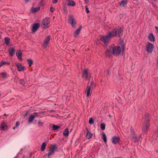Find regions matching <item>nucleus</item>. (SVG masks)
Listing matches in <instances>:
<instances>
[{"mask_svg": "<svg viewBox=\"0 0 158 158\" xmlns=\"http://www.w3.org/2000/svg\"><path fill=\"white\" fill-rule=\"evenodd\" d=\"M22 53L20 50L17 51L16 53V55L20 60L22 59Z\"/></svg>", "mask_w": 158, "mask_h": 158, "instance_id": "nucleus-23", "label": "nucleus"}, {"mask_svg": "<svg viewBox=\"0 0 158 158\" xmlns=\"http://www.w3.org/2000/svg\"><path fill=\"white\" fill-rule=\"evenodd\" d=\"M40 24L39 23H36L34 24L32 27V31L33 32L36 31L40 27Z\"/></svg>", "mask_w": 158, "mask_h": 158, "instance_id": "nucleus-17", "label": "nucleus"}, {"mask_svg": "<svg viewBox=\"0 0 158 158\" xmlns=\"http://www.w3.org/2000/svg\"><path fill=\"white\" fill-rule=\"evenodd\" d=\"M60 128V126H57L55 125H53L52 126V128L53 130H56Z\"/></svg>", "mask_w": 158, "mask_h": 158, "instance_id": "nucleus-34", "label": "nucleus"}, {"mask_svg": "<svg viewBox=\"0 0 158 158\" xmlns=\"http://www.w3.org/2000/svg\"><path fill=\"white\" fill-rule=\"evenodd\" d=\"M58 0H52V2L54 4L56 3L58 1Z\"/></svg>", "mask_w": 158, "mask_h": 158, "instance_id": "nucleus-41", "label": "nucleus"}, {"mask_svg": "<svg viewBox=\"0 0 158 158\" xmlns=\"http://www.w3.org/2000/svg\"><path fill=\"white\" fill-rule=\"evenodd\" d=\"M155 28L156 29L157 33H158V27L156 26H155Z\"/></svg>", "mask_w": 158, "mask_h": 158, "instance_id": "nucleus-43", "label": "nucleus"}, {"mask_svg": "<svg viewBox=\"0 0 158 158\" xmlns=\"http://www.w3.org/2000/svg\"><path fill=\"white\" fill-rule=\"evenodd\" d=\"M85 10L86 12L87 13H89V10L88 8L87 7V6H85Z\"/></svg>", "mask_w": 158, "mask_h": 158, "instance_id": "nucleus-39", "label": "nucleus"}, {"mask_svg": "<svg viewBox=\"0 0 158 158\" xmlns=\"http://www.w3.org/2000/svg\"><path fill=\"white\" fill-rule=\"evenodd\" d=\"M112 143L114 144H116L119 143L120 141L119 138L118 136H114L112 138Z\"/></svg>", "mask_w": 158, "mask_h": 158, "instance_id": "nucleus-11", "label": "nucleus"}, {"mask_svg": "<svg viewBox=\"0 0 158 158\" xmlns=\"http://www.w3.org/2000/svg\"><path fill=\"white\" fill-rule=\"evenodd\" d=\"M119 44L121 46V49L122 50V51L124 52V48H125V45L123 43V40H122L121 38L119 40Z\"/></svg>", "mask_w": 158, "mask_h": 158, "instance_id": "nucleus-15", "label": "nucleus"}, {"mask_svg": "<svg viewBox=\"0 0 158 158\" xmlns=\"http://www.w3.org/2000/svg\"><path fill=\"white\" fill-rule=\"evenodd\" d=\"M69 131L68 128L65 129L64 131L63 134L64 136H67L69 135Z\"/></svg>", "mask_w": 158, "mask_h": 158, "instance_id": "nucleus-28", "label": "nucleus"}, {"mask_svg": "<svg viewBox=\"0 0 158 158\" xmlns=\"http://www.w3.org/2000/svg\"><path fill=\"white\" fill-rule=\"evenodd\" d=\"M40 9V6H38L37 7L34 8L32 7L31 9V12L32 13H35L37 11H39Z\"/></svg>", "mask_w": 158, "mask_h": 158, "instance_id": "nucleus-25", "label": "nucleus"}, {"mask_svg": "<svg viewBox=\"0 0 158 158\" xmlns=\"http://www.w3.org/2000/svg\"><path fill=\"white\" fill-rule=\"evenodd\" d=\"M46 144L45 142H44L41 146V150L42 152H44L46 148Z\"/></svg>", "mask_w": 158, "mask_h": 158, "instance_id": "nucleus-26", "label": "nucleus"}, {"mask_svg": "<svg viewBox=\"0 0 158 158\" xmlns=\"http://www.w3.org/2000/svg\"><path fill=\"white\" fill-rule=\"evenodd\" d=\"M49 19V18H46L43 20L42 23L41 24V26L43 28H46L48 27V24L50 22Z\"/></svg>", "mask_w": 158, "mask_h": 158, "instance_id": "nucleus-8", "label": "nucleus"}, {"mask_svg": "<svg viewBox=\"0 0 158 158\" xmlns=\"http://www.w3.org/2000/svg\"><path fill=\"white\" fill-rule=\"evenodd\" d=\"M7 64L8 65L10 64V63L7 62L6 61H2L1 62H0V68L1 66H2L3 64Z\"/></svg>", "mask_w": 158, "mask_h": 158, "instance_id": "nucleus-33", "label": "nucleus"}, {"mask_svg": "<svg viewBox=\"0 0 158 158\" xmlns=\"http://www.w3.org/2000/svg\"><path fill=\"white\" fill-rule=\"evenodd\" d=\"M148 38V40L151 42H154L155 38L153 33H149Z\"/></svg>", "mask_w": 158, "mask_h": 158, "instance_id": "nucleus-20", "label": "nucleus"}, {"mask_svg": "<svg viewBox=\"0 0 158 158\" xmlns=\"http://www.w3.org/2000/svg\"><path fill=\"white\" fill-rule=\"evenodd\" d=\"M1 77L2 78H7V75L6 73H2L0 74Z\"/></svg>", "mask_w": 158, "mask_h": 158, "instance_id": "nucleus-31", "label": "nucleus"}, {"mask_svg": "<svg viewBox=\"0 0 158 158\" xmlns=\"http://www.w3.org/2000/svg\"><path fill=\"white\" fill-rule=\"evenodd\" d=\"M112 37L114 36L120 37L123 35V30L121 28H114L111 31H110Z\"/></svg>", "mask_w": 158, "mask_h": 158, "instance_id": "nucleus-2", "label": "nucleus"}, {"mask_svg": "<svg viewBox=\"0 0 158 158\" xmlns=\"http://www.w3.org/2000/svg\"><path fill=\"white\" fill-rule=\"evenodd\" d=\"M145 117V118H143V119L144 123L143 125V131L146 132L148 131V127L149 125V118L148 114H146Z\"/></svg>", "mask_w": 158, "mask_h": 158, "instance_id": "nucleus-4", "label": "nucleus"}, {"mask_svg": "<svg viewBox=\"0 0 158 158\" xmlns=\"http://www.w3.org/2000/svg\"><path fill=\"white\" fill-rule=\"evenodd\" d=\"M101 128L102 130H104L105 128V125L103 123H102L100 125Z\"/></svg>", "mask_w": 158, "mask_h": 158, "instance_id": "nucleus-35", "label": "nucleus"}, {"mask_svg": "<svg viewBox=\"0 0 158 158\" xmlns=\"http://www.w3.org/2000/svg\"><path fill=\"white\" fill-rule=\"evenodd\" d=\"M37 113H34L33 115H30L28 120V122L30 123L32 122L35 117L37 115Z\"/></svg>", "mask_w": 158, "mask_h": 158, "instance_id": "nucleus-21", "label": "nucleus"}, {"mask_svg": "<svg viewBox=\"0 0 158 158\" xmlns=\"http://www.w3.org/2000/svg\"><path fill=\"white\" fill-rule=\"evenodd\" d=\"M19 82L21 84L23 85L24 84L25 81L24 80H20Z\"/></svg>", "mask_w": 158, "mask_h": 158, "instance_id": "nucleus-38", "label": "nucleus"}, {"mask_svg": "<svg viewBox=\"0 0 158 158\" xmlns=\"http://www.w3.org/2000/svg\"><path fill=\"white\" fill-rule=\"evenodd\" d=\"M50 39V37L49 35L47 37L45 40L44 43V47L45 48L46 47L47 44L49 42Z\"/></svg>", "mask_w": 158, "mask_h": 158, "instance_id": "nucleus-16", "label": "nucleus"}, {"mask_svg": "<svg viewBox=\"0 0 158 158\" xmlns=\"http://www.w3.org/2000/svg\"><path fill=\"white\" fill-rule=\"evenodd\" d=\"M95 86V84L94 82L93 81L89 82L88 85L86 89V94L87 96L88 97L91 93V89L93 87Z\"/></svg>", "mask_w": 158, "mask_h": 158, "instance_id": "nucleus-5", "label": "nucleus"}, {"mask_svg": "<svg viewBox=\"0 0 158 158\" xmlns=\"http://www.w3.org/2000/svg\"><path fill=\"white\" fill-rule=\"evenodd\" d=\"M89 123L90 124H93L94 123L93 119L92 118H89Z\"/></svg>", "mask_w": 158, "mask_h": 158, "instance_id": "nucleus-37", "label": "nucleus"}, {"mask_svg": "<svg viewBox=\"0 0 158 158\" xmlns=\"http://www.w3.org/2000/svg\"><path fill=\"white\" fill-rule=\"evenodd\" d=\"M67 5L69 6H74L76 5L75 2L72 0H66Z\"/></svg>", "mask_w": 158, "mask_h": 158, "instance_id": "nucleus-12", "label": "nucleus"}, {"mask_svg": "<svg viewBox=\"0 0 158 158\" xmlns=\"http://www.w3.org/2000/svg\"><path fill=\"white\" fill-rule=\"evenodd\" d=\"M27 62L29 65L31 66L33 64V61L31 59H29L27 60Z\"/></svg>", "mask_w": 158, "mask_h": 158, "instance_id": "nucleus-32", "label": "nucleus"}, {"mask_svg": "<svg viewBox=\"0 0 158 158\" xmlns=\"http://www.w3.org/2000/svg\"><path fill=\"white\" fill-rule=\"evenodd\" d=\"M20 125V123L19 122H17L16 123V127H18Z\"/></svg>", "mask_w": 158, "mask_h": 158, "instance_id": "nucleus-42", "label": "nucleus"}, {"mask_svg": "<svg viewBox=\"0 0 158 158\" xmlns=\"http://www.w3.org/2000/svg\"><path fill=\"white\" fill-rule=\"evenodd\" d=\"M84 1L86 4H87L89 2V0H84Z\"/></svg>", "mask_w": 158, "mask_h": 158, "instance_id": "nucleus-45", "label": "nucleus"}, {"mask_svg": "<svg viewBox=\"0 0 158 158\" xmlns=\"http://www.w3.org/2000/svg\"><path fill=\"white\" fill-rule=\"evenodd\" d=\"M92 134L91 132L87 129H86V138L89 139L92 137Z\"/></svg>", "mask_w": 158, "mask_h": 158, "instance_id": "nucleus-22", "label": "nucleus"}, {"mask_svg": "<svg viewBox=\"0 0 158 158\" xmlns=\"http://www.w3.org/2000/svg\"><path fill=\"white\" fill-rule=\"evenodd\" d=\"M15 48H9V54L10 56H13L15 53Z\"/></svg>", "mask_w": 158, "mask_h": 158, "instance_id": "nucleus-18", "label": "nucleus"}, {"mask_svg": "<svg viewBox=\"0 0 158 158\" xmlns=\"http://www.w3.org/2000/svg\"><path fill=\"white\" fill-rule=\"evenodd\" d=\"M69 23L74 28H76L77 23L73 16H71L69 17Z\"/></svg>", "mask_w": 158, "mask_h": 158, "instance_id": "nucleus-7", "label": "nucleus"}, {"mask_svg": "<svg viewBox=\"0 0 158 158\" xmlns=\"http://www.w3.org/2000/svg\"><path fill=\"white\" fill-rule=\"evenodd\" d=\"M43 0H42L41 1L40 3V5H42V4H42V2H43Z\"/></svg>", "mask_w": 158, "mask_h": 158, "instance_id": "nucleus-47", "label": "nucleus"}, {"mask_svg": "<svg viewBox=\"0 0 158 158\" xmlns=\"http://www.w3.org/2000/svg\"><path fill=\"white\" fill-rule=\"evenodd\" d=\"M7 126L5 123H2L1 125V129L3 131L7 129Z\"/></svg>", "mask_w": 158, "mask_h": 158, "instance_id": "nucleus-27", "label": "nucleus"}, {"mask_svg": "<svg viewBox=\"0 0 158 158\" xmlns=\"http://www.w3.org/2000/svg\"><path fill=\"white\" fill-rule=\"evenodd\" d=\"M82 76L84 78H89L90 77L89 74L88 70L87 69L84 70L83 72Z\"/></svg>", "mask_w": 158, "mask_h": 158, "instance_id": "nucleus-13", "label": "nucleus"}, {"mask_svg": "<svg viewBox=\"0 0 158 158\" xmlns=\"http://www.w3.org/2000/svg\"><path fill=\"white\" fill-rule=\"evenodd\" d=\"M102 139H103L104 142L105 143H106L107 142V138L106 136L105 133H103L102 134Z\"/></svg>", "mask_w": 158, "mask_h": 158, "instance_id": "nucleus-30", "label": "nucleus"}, {"mask_svg": "<svg viewBox=\"0 0 158 158\" xmlns=\"http://www.w3.org/2000/svg\"><path fill=\"white\" fill-rule=\"evenodd\" d=\"M55 147L54 146H52L48 150V156L49 158L50 156L54 154V152L55 150Z\"/></svg>", "mask_w": 158, "mask_h": 158, "instance_id": "nucleus-10", "label": "nucleus"}, {"mask_svg": "<svg viewBox=\"0 0 158 158\" xmlns=\"http://www.w3.org/2000/svg\"><path fill=\"white\" fill-rule=\"evenodd\" d=\"M15 65H16L17 69L19 71H23L25 69L24 66H22L21 64L19 63H15Z\"/></svg>", "mask_w": 158, "mask_h": 158, "instance_id": "nucleus-9", "label": "nucleus"}, {"mask_svg": "<svg viewBox=\"0 0 158 158\" xmlns=\"http://www.w3.org/2000/svg\"><path fill=\"white\" fill-rule=\"evenodd\" d=\"M29 0H24V2L26 3L28 2H29Z\"/></svg>", "mask_w": 158, "mask_h": 158, "instance_id": "nucleus-46", "label": "nucleus"}, {"mask_svg": "<svg viewBox=\"0 0 158 158\" xmlns=\"http://www.w3.org/2000/svg\"><path fill=\"white\" fill-rule=\"evenodd\" d=\"M112 37L110 32H108L106 35H102L100 36V40L105 44L107 45L110 41V39Z\"/></svg>", "mask_w": 158, "mask_h": 158, "instance_id": "nucleus-3", "label": "nucleus"}, {"mask_svg": "<svg viewBox=\"0 0 158 158\" xmlns=\"http://www.w3.org/2000/svg\"><path fill=\"white\" fill-rule=\"evenodd\" d=\"M127 0H123L119 2V4L121 6H124L127 4Z\"/></svg>", "mask_w": 158, "mask_h": 158, "instance_id": "nucleus-24", "label": "nucleus"}, {"mask_svg": "<svg viewBox=\"0 0 158 158\" xmlns=\"http://www.w3.org/2000/svg\"><path fill=\"white\" fill-rule=\"evenodd\" d=\"M38 126L39 127H42L43 126V123L41 122L40 120H39L38 122Z\"/></svg>", "mask_w": 158, "mask_h": 158, "instance_id": "nucleus-36", "label": "nucleus"}, {"mask_svg": "<svg viewBox=\"0 0 158 158\" xmlns=\"http://www.w3.org/2000/svg\"><path fill=\"white\" fill-rule=\"evenodd\" d=\"M5 42L6 44L8 45L10 43V39L9 38L6 37L5 38Z\"/></svg>", "mask_w": 158, "mask_h": 158, "instance_id": "nucleus-29", "label": "nucleus"}, {"mask_svg": "<svg viewBox=\"0 0 158 158\" xmlns=\"http://www.w3.org/2000/svg\"><path fill=\"white\" fill-rule=\"evenodd\" d=\"M82 28V26L80 25V27L76 29V30L74 31L73 36L74 37L77 36L79 34L81 29Z\"/></svg>", "mask_w": 158, "mask_h": 158, "instance_id": "nucleus-19", "label": "nucleus"}, {"mask_svg": "<svg viewBox=\"0 0 158 158\" xmlns=\"http://www.w3.org/2000/svg\"><path fill=\"white\" fill-rule=\"evenodd\" d=\"M154 47L153 44L150 42H148L146 45V51L148 53H151L153 51Z\"/></svg>", "mask_w": 158, "mask_h": 158, "instance_id": "nucleus-6", "label": "nucleus"}, {"mask_svg": "<svg viewBox=\"0 0 158 158\" xmlns=\"http://www.w3.org/2000/svg\"><path fill=\"white\" fill-rule=\"evenodd\" d=\"M131 135L133 140L135 142H137L138 141L139 139V137H137L133 132H131Z\"/></svg>", "mask_w": 158, "mask_h": 158, "instance_id": "nucleus-14", "label": "nucleus"}, {"mask_svg": "<svg viewBox=\"0 0 158 158\" xmlns=\"http://www.w3.org/2000/svg\"><path fill=\"white\" fill-rule=\"evenodd\" d=\"M96 43L97 44H99L100 43V40H98L96 41Z\"/></svg>", "mask_w": 158, "mask_h": 158, "instance_id": "nucleus-44", "label": "nucleus"}, {"mask_svg": "<svg viewBox=\"0 0 158 158\" xmlns=\"http://www.w3.org/2000/svg\"><path fill=\"white\" fill-rule=\"evenodd\" d=\"M122 51L119 46H114L112 45L109 47V49L105 52L106 55L107 56H118L120 55Z\"/></svg>", "mask_w": 158, "mask_h": 158, "instance_id": "nucleus-1", "label": "nucleus"}, {"mask_svg": "<svg viewBox=\"0 0 158 158\" xmlns=\"http://www.w3.org/2000/svg\"><path fill=\"white\" fill-rule=\"evenodd\" d=\"M50 10L51 12H53L54 11L55 9L53 7H51Z\"/></svg>", "mask_w": 158, "mask_h": 158, "instance_id": "nucleus-40", "label": "nucleus"}]
</instances>
